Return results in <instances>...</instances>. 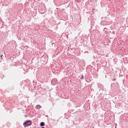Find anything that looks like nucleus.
<instances>
[{
    "label": "nucleus",
    "instance_id": "nucleus-4",
    "mask_svg": "<svg viewBox=\"0 0 128 128\" xmlns=\"http://www.w3.org/2000/svg\"><path fill=\"white\" fill-rule=\"evenodd\" d=\"M54 80H52V84H54Z\"/></svg>",
    "mask_w": 128,
    "mask_h": 128
},
{
    "label": "nucleus",
    "instance_id": "nucleus-7",
    "mask_svg": "<svg viewBox=\"0 0 128 128\" xmlns=\"http://www.w3.org/2000/svg\"><path fill=\"white\" fill-rule=\"evenodd\" d=\"M82 78H83V77H82Z\"/></svg>",
    "mask_w": 128,
    "mask_h": 128
},
{
    "label": "nucleus",
    "instance_id": "nucleus-3",
    "mask_svg": "<svg viewBox=\"0 0 128 128\" xmlns=\"http://www.w3.org/2000/svg\"><path fill=\"white\" fill-rule=\"evenodd\" d=\"M40 126H44V122H41L40 124Z\"/></svg>",
    "mask_w": 128,
    "mask_h": 128
},
{
    "label": "nucleus",
    "instance_id": "nucleus-1",
    "mask_svg": "<svg viewBox=\"0 0 128 128\" xmlns=\"http://www.w3.org/2000/svg\"><path fill=\"white\" fill-rule=\"evenodd\" d=\"M24 126L25 128L26 126H32V121L28 120L24 122Z\"/></svg>",
    "mask_w": 128,
    "mask_h": 128
},
{
    "label": "nucleus",
    "instance_id": "nucleus-6",
    "mask_svg": "<svg viewBox=\"0 0 128 128\" xmlns=\"http://www.w3.org/2000/svg\"><path fill=\"white\" fill-rule=\"evenodd\" d=\"M41 128H44V127H42Z\"/></svg>",
    "mask_w": 128,
    "mask_h": 128
},
{
    "label": "nucleus",
    "instance_id": "nucleus-2",
    "mask_svg": "<svg viewBox=\"0 0 128 128\" xmlns=\"http://www.w3.org/2000/svg\"><path fill=\"white\" fill-rule=\"evenodd\" d=\"M41 108H42V106H40V104H38V105L36 106V110H38Z\"/></svg>",
    "mask_w": 128,
    "mask_h": 128
},
{
    "label": "nucleus",
    "instance_id": "nucleus-5",
    "mask_svg": "<svg viewBox=\"0 0 128 128\" xmlns=\"http://www.w3.org/2000/svg\"><path fill=\"white\" fill-rule=\"evenodd\" d=\"M2 56H2H2H0V58H2Z\"/></svg>",
    "mask_w": 128,
    "mask_h": 128
}]
</instances>
